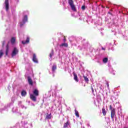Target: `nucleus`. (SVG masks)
<instances>
[{
  "label": "nucleus",
  "instance_id": "1",
  "mask_svg": "<svg viewBox=\"0 0 128 128\" xmlns=\"http://www.w3.org/2000/svg\"><path fill=\"white\" fill-rule=\"evenodd\" d=\"M39 94L38 90V89L34 90L33 91V94H30V100H33V102H36V96H38Z\"/></svg>",
  "mask_w": 128,
  "mask_h": 128
},
{
  "label": "nucleus",
  "instance_id": "2",
  "mask_svg": "<svg viewBox=\"0 0 128 128\" xmlns=\"http://www.w3.org/2000/svg\"><path fill=\"white\" fill-rule=\"evenodd\" d=\"M68 4L72 10H73V12H76V5L74 4V1L72 0H68Z\"/></svg>",
  "mask_w": 128,
  "mask_h": 128
},
{
  "label": "nucleus",
  "instance_id": "3",
  "mask_svg": "<svg viewBox=\"0 0 128 128\" xmlns=\"http://www.w3.org/2000/svg\"><path fill=\"white\" fill-rule=\"evenodd\" d=\"M110 110H111V118L114 120V116H116V109L112 108V105H110Z\"/></svg>",
  "mask_w": 128,
  "mask_h": 128
},
{
  "label": "nucleus",
  "instance_id": "4",
  "mask_svg": "<svg viewBox=\"0 0 128 128\" xmlns=\"http://www.w3.org/2000/svg\"><path fill=\"white\" fill-rule=\"evenodd\" d=\"M18 54V50L16 48H14L12 52V53L11 54V56L12 58H14V56H16V54Z\"/></svg>",
  "mask_w": 128,
  "mask_h": 128
},
{
  "label": "nucleus",
  "instance_id": "5",
  "mask_svg": "<svg viewBox=\"0 0 128 128\" xmlns=\"http://www.w3.org/2000/svg\"><path fill=\"white\" fill-rule=\"evenodd\" d=\"M5 6H6V11L8 10V8H10L9 4H8V0H5Z\"/></svg>",
  "mask_w": 128,
  "mask_h": 128
},
{
  "label": "nucleus",
  "instance_id": "6",
  "mask_svg": "<svg viewBox=\"0 0 128 128\" xmlns=\"http://www.w3.org/2000/svg\"><path fill=\"white\" fill-rule=\"evenodd\" d=\"M74 80L76 82H78V74L76 72H73Z\"/></svg>",
  "mask_w": 128,
  "mask_h": 128
},
{
  "label": "nucleus",
  "instance_id": "7",
  "mask_svg": "<svg viewBox=\"0 0 128 128\" xmlns=\"http://www.w3.org/2000/svg\"><path fill=\"white\" fill-rule=\"evenodd\" d=\"M28 84H30V86H32L34 84V82H32V80L30 76H28Z\"/></svg>",
  "mask_w": 128,
  "mask_h": 128
},
{
  "label": "nucleus",
  "instance_id": "8",
  "mask_svg": "<svg viewBox=\"0 0 128 128\" xmlns=\"http://www.w3.org/2000/svg\"><path fill=\"white\" fill-rule=\"evenodd\" d=\"M32 60L34 62H36V64H38V59L36 58V54H33V58Z\"/></svg>",
  "mask_w": 128,
  "mask_h": 128
},
{
  "label": "nucleus",
  "instance_id": "9",
  "mask_svg": "<svg viewBox=\"0 0 128 128\" xmlns=\"http://www.w3.org/2000/svg\"><path fill=\"white\" fill-rule=\"evenodd\" d=\"M22 44H28L30 42V38L27 37L26 41H22Z\"/></svg>",
  "mask_w": 128,
  "mask_h": 128
},
{
  "label": "nucleus",
  "instance_id": "10",
  "mask_svg": "<svg viewBox=\"0 0 128 128\" xmlns=\"http://www.w3.org/2000/svg\"><path fill=\"white\" fill-rule=\"evenodd\" d=\"M60 48H62V46L68 48V43H66V42H64V43H62V44H60Z\"/></svg>",
  "mask_w": 128,
  "mask_h": 128
},
{
  "label": "nucleus",
  "instance_id": "11",
  "mask_svg": "<svg viewBox=\"0 0 128 128\" xmlns=\"http://www.w3.org/2000/svg\"><path fill=\"white\" fill-rule=\"evenodd\" d=\"M10 50V46H8V44L6 46V54L8 56V50Z\"/></svg>",
  "mask_w": 128,
  "mask_h": 128
},
{
  "label": "nucleus",
  "instance_id": "12",
  "mask_svg": "<svg viewBox=\"0 0 128 128\" xmlns=\"http://www.w3.org/2000/svg\"><path fill=\"white\" fill-rule=\"evenodd\" d=\"M10 42H11L12 44H14V42H16V38L12 37L11 38Z\"/></svg>",
  "mask_w": 128,
  "mask_h": 128
},
{
  "label": "nucleus",
  "instance_id": "13",
  "mask_svg": "<svg viewBox=\"0 0 128 128\" xmlns=\"http://www.w3.org/2000/svg\"><path fill=\"white\" fill-rule=\"evenodd\" d=\"M22 22H28V16L25 15L24 16Z\"/></svg>",
  "mask_w": 128,
  "mask_h": 128
},
{
  "label": "nucleus",
  "instance_id": "14",
  "mask_svg": "<svg viewBox=\"0 0 128 128\" xmlns=\"http://www.w3.org/2000/svg\"><path fill=\"white\" fill-rule=\"evenodd\" d=\"M68 126H70V122L68 121H67L66 123L64 124V128H66Z\"/></svg>",
  "mask_w": 128,
  "mask_h": 128
},
{
  "label": "nucleus",
  "instance_id": "15",
  "mask_svg": "<svg viewBox=\"0 0 128 128\" xmlns=\"http://www.w3.org/2000/svg\"><path fill=\"white\" fill-rule=\"evenodd\" d=\"M102 113L103 114V116H106V108H102Z\"/></svg>",
  "mask_w": 128,
  "mask_h": 128
},
{
  "label": "nucleus",
  "instance_id": "16",
  "mask_svg": "<svg viewBox=\"0 0 128 128\" xmlns=\"http://www.w3.org/2000/svg\"><path fill=\"white\" fill-rule=\"evenodd\" d=\"M21 96H26V92L24 90H22L21 92Z\"/></svg>",
  "mask_w": 128,
  "mask_h": 128
},
{
  "label": "nucleus",
  "instance_id": "17",
  "mask_svg": "<svg viewBox=\"0 0 128 128\" xmlns=\"http://www.w3.org/2000/svg\"><path fill=\"white\" fill-rule=\"evenodd\" d=\"M74 112H75V114L77 118H80V113H78V111L76 110V109L74 110Z\"/></svg>",
  "mask_w": 128,
  "mask_h": 128
},
{
  "label": "nucleus",
  "instance_id": "18",
  "mask_svg": "<svg viewBox=\"0 0 128 128\" xmlns=\"http://www.w3.org/2000/svg\"><path fill=\"white\" fill-rule=\"evenodd\" d=\"M46 118L47 120H50L52 118V113L46 116Z\"/></svg>",
  "mask_w": 128,
  "mask_h": 128
},
{
  "label": "nucleus",
  "instance_id": "19",
  "mask_svg": "<svg viewBox=\"0 0 128 128\" xmlns=\"http://www.w3.org/2000/svg\"><path fill=\"white\" fill-rule=\"evenodd\" d=\"M56 65H53L52 66V72H56Z\"/></svg>",
  "mask_w": 128,
  "mask_h": 128
},
{
  "label": "nucleus",
  "instance_id": "20",
  "mask_svg": "<svg viewBox=\"0 0 128 128\" xmlns=\"http://www.w3.org/2000/svg\"><path fill=\"white\" fill-rule=\"evenodd\" d=\"M108 60V58H105L103 59V62H104V64H106Z\"/></svg>",
  "mask_w": 128,
  "mask_h": 128
},
{
  "label": "nucleus",
  "instance_id": "21",
  "mask_svg": "<svg viewBox=\"0 0 128 128\" xmlns=\"http://www.w3.org/2000/svg\"><path fill=\"white\" fill-rule=\"evenodd\" d=\"M83 78H84V81L86 82H88V78L86 76L84 75Z\"/></svg>",
  "mask_w": 128,
  "mask_h": 128
},
{
  "label": "nucleus",
  "instance_id": "22",
  "mask_svg": "<svg viewBox=\"0 0 128 128\" xmlns=\"http://www.w3.org/2000/svg\"><path fill=\"white\" fill-rule=\"evenodd\" d=\"M4 56V52L2 50H0V58Z\"/></svg>",
  "mask_w": 128,
  "mask_h": 128
},
{
  "label": "nucleus",
  "instance_id": "23",
  "mask_svg": "<svg viewBox=\"0 0 128 128\" xmlns=\"http://www.w3.org/2000/svg\"><path fill=\"white\" fill-rule=\"evenodd\" d=\"M24 24H26V22H20V28L23 26Z\"/></svg>",
  "mask_w": 128,
  "mask_h": 128
},
{
  "label": "nucleus",
  "instance_id": "24",
  "mask_svg": "<svg viewBox=\"0 0 128 128\" xmlns=\"http://www.w3.org/2000/svg\"><path fill=\"white\" fill-rule=\"evenodd\" d=\"M82 10H86V6H82L81 8Z\"/></svg>",
  "mask_w": 128,
  "mask_h": 128
},
{
  "label": "nucleus",
  "instance_id": "25",
  "mask_svg": "<svg viewBox=\"0 0 128 128\" xmlns=\"http://www.w3.org/2000/svg\"><path fill=\"white\" fill-rule=\"evenodd\" d=\"M63 42H66V36H64Z\"/></svg>",
  "mask_w": 128,
  "mask_h": 128
},
{
  "label": "nucleus",
  "instance_id": "26",
  "mask_svg": "<svg viewBox=\"0 0 128 128\" xmlns=\"http://www.w3.org/2000/svg\"><path fill=\"white\" fill-rule=\"evenodd\" d=\"M52 56H54V52H52L50 53V58H52Z\"/></svg>",
  "mask_w": 128,
  "mask_h": 128
},
{
  "label": "nucleus",
  "instance_id": "27",
  "mask_svg": "<svg viewBox=\"0 0 128 128\" xmlns=\"http://www.w3.org/2000/svg\"><path fill=\"white\" fill-rule=\"evenodd\" d=\"M106 84L108 88L110 86V84H108V82L106 81Z\"/></svg>",
  "mask_w": 128,
  "mask_h": 128
},
{
  "label": "nucleus",
  "instance_id": "28",
  "mask_svg": "<svg viewBox=\"0 0 128 128\" xmlns=\"http://www.w3.org/2000/svg\"><path fill=\"white\" fill-rule=\"evenodd\" d=\"M5 44H6V41H3L2 43V46H4Z\"/></svg>",
  "mask_w": 128,
  "mask_h": 128
},
{
  "label": "nucleus",
  "instance_id": "29",
  "mask_svg": "<svg viewBox=\"0 0 128 128\" xmlns=\"http://www.w3.org/2000/svg\"><path fill=\"white\" fill-rule=\"evenodd\" d=\"M91 90H92V92H94V88H92V86L91 87Z\"/></svg>",
  "mask_w": 128,
  "mask_h": 128
},
{
  "label": "nucleus",
  "instance_id": "30",
  "mask_svg": "<svg viewBox=\"0 0 128 128\" xmlns=\"http://www.w3.org/2000/svg\"><path fill=\"white\" fill-rule=\"evenodd\" d=\"M102 50H106V48L102 47Z\"/></svg>",
  "mask_w": 128,
  "mask_h": 128
},
{
  "label": "nucleus",
  "instance_id": "31",
  "mask_svg": "<svg viewBox=\"0 0 128 128\" xmlns=\"http://www.w3.org/2000/svg\"><path fill=\"white\" fill-rule=\"evenodd\" d=\"M108 14H110V12H108Z\"/></svg>",
  "mask_w": 128,
  "mask_h": 128
},
{
  "label": "nucleus",
  "instance_id": "32",
  "mask_svg": "<svg viewBox=\"0 0 128 128\" xmlns=\"http://www.w3.org/2000/svg\"><path fill=\"white\" fill-rule=\"evenodd\" d=\"M124 128H126V127H124Z\"/></svg>",
  "mask_w": 128,
  "mask_h": 128
},
{
  "label": "nucleus",
  "instance_id": "33",
  "mask_svg": "<svg viewBox=\"0 0 128 128\" xmlns=\"http://www.w3.org/2000/svg\"><path fill=\"white\" fill-rule=\"evenodd\" d=\"M108 8V7H106Z\"/></svg>",
  "mask_w": 128,
  "mask_h": 128
}]
</instances>
